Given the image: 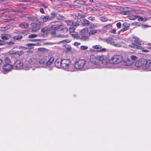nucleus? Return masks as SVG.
<instances>
[{"label": "nucleus", "instance_id": "nucleus-1", "mask_svg": "<svg viewBox=\"0 0 151 151\" xmlns=\"http://www.w3.org/2000/svg\"><path fill=\"white\" fill-rule=\"evenodd\" d=\"M108 60L103 55L90 56V61L87 62L86 68H105V65L108 63Z\"/></svg>", "mask_w": 151, "mask_h": 151}, {"label": "nucleus", "instance_id": "nucleus-2", "mask_svg": "<svg viewBox=\"0 0 151 151\" xmlns=\"http://www.w3.org/2000/svg\"><path fill=\"white\" fill-rule=\"evenodd\" d=\"M105 59L107 60L108 63L105 65V68H109L110 64H117L121 63L123 60L122 56L119 55H114L109 60L105 57Z\"/></svg>", "mask_w": 151, "mask_h": 151}, {"label": "nucleus", "instance_id": "nucleus-3", "mask_svg": "<svg viewBox=\"0 0 151 151\" xmlns=\"http://www.w3.org/2000/svg\"><path fill=\"white\" fill-rule=\"evenodd\" d=\"M87 62H86L84 59H77L74 62V64H73V71H75V69H77L83 68L85 70L89 69V68H86Z\"/></svg>", "mask_w": 151, "mask_h": 151}, {"label": "nucleus", "instance_id": "nucleus-4", "mask_svg": "<svg viewBox=\"0 0 151 151\" xmlns=\"http://www.w3.org/2000/svg\"><path fill=\"white\" fill-rule=\"evenodd\" d=\"M73 64H71V61L69 59H64L62 60L61 67L65 70L70 71H73Z\"/></svg>", "mask_w": 151, "mask_h": 151}, {"label": "nucleus", "instance_id": "nucleus-5", "mask_svg": "<svg viewBox=\"0 0 151 151\" xmlns=\"http://www.w3.org/2000/svg\"><path fill=\"white\" fill-rule=\"evenodd\" d=\"M49 26L51 27L50 28L51 30L55 31L61 30L63 27L62 22L60 21L52 22L50 24Z\"/></svg>", "mask_w": 151, "mask_h": 151}, {"label": "nucleus", "instance_id": "nucleus-6", "mask_svg": "<svg viewBox=\"0 0 151 151\" xmlns=\"http://www.w3.org/2000/svg\"><path fill=\"white\" fill-rule=\"evenodd\" d=\"M104 41L107 43L116 47H120L122 45L120 43H118L116 42H115L114 40L110 37L104 39Z\"/></svg>", "mask_w": 151, "mask_h": 151}, {"label": "nucleus", "instance_id": "nucleus-7", "mask_svg": "<svg viewBox=\"0 0 151 151\" xmlns=\"http://www.w3.org/2000/svg\"><path fill=\"white\" fill-rule=\"evenodd\" d=\"M141 42L138 40H135L132 42V43L128 45V47L129 48H132L134 49H141Z\"/></svg>", "mask_w": 151, "mask_h": 151}, {"label": "nucleus", "instance_id": "nucleus-8", "mask_svg": "<svg viewBox=\"0 0 151 151\" xmlns=\"http://www.w3.org/2000/svg\"><path fill=\"white\" fill-rule=\"evenodd\" d=\"M13 66L11 64H5L3 66V72L4 74H6L10 71L13 68Z\"/></svg>", "mask_w": 151, "mask_h": 151}, {"label": "nucleus", "instance_id": "nucleus-9", "mask_svg": "<svg viewBox=\"0 0 151 151\" xmlns=\"http://www.w3.org/2000/svg\"><path fill=\"white\" fill-rule=\"evenodd\" d=\"M106 50L105 48H102V47L100 45H97L93 46L92 47L90 48V50L91 52H95L96 51H99L101 52L105 51Z\"/></svg>", "mask_w": 151, "mask_h": 151}, {"label": "nucleus", "instance_id": "nucleus-10", "mask_svg": "<svg viewBox=\"0 0 151 151\" xmlns=\"http://www.w3.org/2000/svg\"><path fill=\"white\" fill-rule=\"evenodd\" d=\"M23 63L22 60H17L14 64V67L16 69L22 68Z\"/></svg>", "mask_w": 151, "mask_h": 151}, {"label": "nucleus", "instance_id": "nucleus-11", "mask_svg": "<svg viewBox=\"0 0 151 151\" xmlns=\"http://www.w3.org/2000/svg\"><path fill=\"white\" fill-rule=\"evenodd\" d=\"M146 62V60L141 59L137 61L135 63L134 65L137 68H140L144 66Z\"/></svg>", "mask_w": 151, "mask_h": 151}, {"label": "nucleus", "instance_id": "nucleus-12", "mask_svg": "<svg viewBox=\"0 0 151 151\" xmlns=\"http://www.w3.org/2000/svg\"><path fill=\"white\" fill-rule=\"evenodd\" d=\"M29 62L32 67H34L37 68L38 67L37 65L38 61L37 59L34 58H30L29 60Z\"/></svg>", "mask_w": 151, "mask_h": 151}, {"label": "nucleus", "instance_id": "nucleus-13", "mask_svg": "<svg viewBox=\"0 0 151 151\" xmlns=\"http://www.w3.org/2000/svg\"><path fill=\"white\" fill-rule=\"evenodd\" d=\"M40 18L42 22H45L52 20V17L47 15H41Z\"/></svg>", "mask_w": 151, "mask_h": 151}, {"label": "nucleus", "instance_id": "nucleus-14", "mask_svg": "<svg viewBox=\"0 0 151 151\" xmlns=\"http://www.w3.org/2000/svg\"><path fill=\"white\" fill-rule=\"evenodd\" d=\"M52 36L56 37H60L63 38H67L68 37L67 35H64L60 34H56L55 32H53L51 33Z\"/></svg>", "mask_w": 151, "mask_h": 151}, {"label": "nucleus", "instance_id": "nucleus-15", "mask_svg": "<svg viewBox=\"0 0 151 151\" xmlns=\"http://www.w3.org/2000/svg\"><path fill=\"white\" fill-rule=\"evenodd\" d=\"M145 65V69L148 71H151V60L146 61Z\"/></svg>", "mask_w": 151, "mask_h": 151}, {"label": "nucleus", "instance_id": "nucleus-16", "mask_svg": "<svg viewBox=\"0 0 151 151\" xmlns=\"http://www.w3.org/2000/svg\"><path fill=\"white\" fill-rule=\"evenodd\" d=\"M47 60H46V57L41 59L39 61V63L41 66L43 67L46 65V62Z\"/></svg>", "mask_w": 151, "mask_h": 151}, {"label": "nucleus", "instance_id": "nucleus-17", "mask_svg": "<svg viewBox=\"0 0 151 151\" xmlns=\"http://www.w3.org/2000/svg\"><path fill=\"white\" fill-rule=\"evenodd\" d=\"M130 24L127 22H124L122 24V28L121 29L122 31H125L129 29Z\"/></svg>", "mask_w": 151, "mask_h": 151}, {"label": "nucleus", "instance_id": "nucleus-18", "mask_svg": "<svg viewBox=\"0 0 151 151\" xmlns=\"http://www.w3.org/2000/svg\"><path fill=\"white\" fill-rule=\"evenodd\" d=\"M11 35L5 34H2L1 38L3 40V41H4V40H7L11 38Z\"/></svg>", "mask_w": 151, "mask_h": 151}, {"label": "nucleus", "instance_id": "nucleus-19", "mask_svg": "<svg viewBox=\"0 0 151 151\" xmlns=\"http://www.w3.org/2000/svg\"><path fill=\"white\" fill-rule=\"evenodd\" d=\"M46 60H47L46 62V66H49L53 63L54 60V58L53 57L50 58L49 57L46 56Z\"/></svg>", "mask_w": 151, "mask_h": 151}, {"label": "nucleus", "instance_id": "nucleus-20", "mask_svg": "<svg viewBox=\"0 0 151 151\" xmlns=\"http://www.w3.org/2000/svg\"><path fill=\"white\" fill-rule=\"evenodd\" d=\"M61 62L62 60L60 58L57 59L55 62V65L56 67L58 68H60L61 67Z\"/></svg>", "mask_w": 151, "mask_h": 151}, {"label": "nucleus", "instance_id": "nucleus-21", "mask_svg": "<svg viewBox=\"0 0 151 151\" xmlns=\"http://www.w3.org/2000/svg\"><path fill=\"white\" fill-rule=\"evenodd\" d=\"M80 40L81 41H86L90 40L89 37L84 35L81 34Z\"/></svg>", "mask_w": 151, "mask_h": 151}, {"label": "nucleus", "instance_id": "nucleus-22", "mask_svg": "<svg viewBox=\"0 0 151 151\" xmlns=\"http://www.w3.org/2000/svg\"><path fill=\"white\" fill-rule=\"evenodd\" d=\"M133 63V61H132L129 59H126L124 61V64L125 65L129 66Z\"/></svg>", "mask_w": 151, "mask_h": 151}, {"label": "nucleus", "instance_id": "nucleus-23", "mask_svg": "<svg viewBox=\"0 0 151 151\" xmlns=\"http://www.w3.org/2000/svg\"><path fill=\"white\" fill-rule=\"evenodd\" d=\"M29 24L26 22H23L19 24V26L23 29H27L29 26Z\"/></svg>", "mask_w": 151, "mask_h": 151}, {"label": "nucleus", "instance_id": "nucleus-24", "mask_svg": "<svg viewBox=\"0 0 151 151\" xmlns=\"http://www.w3.org/2000/svg\"><path fill=\"white\" fill-rule=\"evenodd\" d=\"M72 37L74 39L80 40L81 34L78 35L77 33L73 32L72 34Z\"/></svg>", "mask_w": 151, "mask_h": 151}, {"label": "nucleus", "instance_id": "nucleus-25", "mask_svg": "<svg viewBox=\"0 0 151 151\" xmlns=\"http://www.w3.org/2000/svg\"><path fill=\"white\" fill-rule=\"evenodd\" d=\"M62 48L66 50L70 51L71 50V48L69 45L66 44L63 45L62 46Z\"/></svg>", "mask_w": 151, "mask_h": 151}, {"label": "nucleus", "instance_id": "nucleus-26", "mask_svg": "<svg viewBox=\"0 0 151 151\" xmlns=\"http://www.w3.org/2000/svg\"><path fill=\"white\" fill-rule=\"evenodd\" d=\"M97 32H101V31L99 29H98V30L93 29V30H90L88 32V34H89V36H90L91 35H93V34L96 33Z\"/></svg>", "mask_w": 151, "mask_h": 151}, {"label": "nucleus", "instance_id": "nucleus-27", "mask_svg": "<svg viewBox=\"0 0 151 151\" xmlns=\"http://www.w3.org/2000/svg\"><path fill=\"white\" fill-rule=\"evenodd\" d=\"M82 23L85 26H87L89 25L90 22L88 20L85 19H83Z\"/></svg>", "mask_w": 151, "mask_h": 151}, {"label": "nucleus", "instance_id": "nucleus-28", "mask_svg": "<svg viewBox=\"0 0 151 151\" xmlns=\"http://www.w3.org/2000/svg\"><path fill=\"white\" fill-rule=\"evenodd\" d=\"M27 19L31 21H37L38 20V18L36 17L32 16H28L27 17Z\"/></svg>", "mask_w": 151, "mask_h": 151}, {"label": "nucleus", "instance_id": "nucleus-29", "mask_svg": "<svg viewBox=\"0 0 151 151\" xmlns=\"http://www.w3.org/2000/svg\"><path fill=\"white\" fill-rule=\"evenodd\" d=\"M22 38V36L20 35H16L13 38L15 40H21Z\"/></svg>", "mask_w": 151, "mask_h": 151}, {"label": "nucleus", "instance_id": "nucleus-30", "mask_svg": "<svg viewBox=\"0 0 151 151\" xmlns=\"http://www.w3.org/2000/svg\"><path fill=\"white\" fill-rule=\"evenodd\" d=\"M41 32L43 33V35H46L47 32V29L46 27H45L42 28L41 30Z\"/></svg>", "mask_w": 151, "mask_h": 151}, {"label": "nucleus", "instance_id": "nucleus-31", "mask_svg": "<svg viewBox=\"0 0 151 151\" xmlns=\"http://www.w3.org/2000/svg\"><path fill=\"white\" fill-rule=\"evenodd\" d=\"M56 18L58 19L62 20H64L65 19V18L63 17L62 15L58 14H57Z\"/></svg>", "mask_w": 151, "mask_h": 151}, {"label": "nucleus", "instance_id": "nucleus-32", "mask_svg": "<svg viewBox=\"0 0 151 151\" xmlns=\"http://www.w3.org/2000/svg\"><path fill=\"white\" fill-rule=\"evenodd\" d=\"M36 27H33L32 29V31L33 32H35L36 31H37L38 30L40 29V26L36 25Z\"/></svg>", "mask_w": 151, "mask_h": 151}, {"label": "nucleus", "instance_id": "nucleus-33", "mask_svg": "<svg viewBox=\"0 0 151 151\" xmlns=\"http://www.w3.org/2000/svg\"><path fill=\"white\" fill-rule=\"evenodd\" d=\"M24 68L26 70H29L31 67V66L29 64V63H26L24 65Z\"/></svg>", "mask_w": 151, "mask_h": 151}, {"label": "nucleus", "instance_id": "nucleus-34", "mask_svg": "<svg viewBox=\"0 0 151 151\" xmlns=\"http://www.w3.org/2000/svg\"><path fill=\"white\" fill-rule=\"evenodd\" d=\"M78 12H77L76 13H74L72 14L71 16L74 19H78Z\"/></svg>", "mask_w": 151, "mask_h": 151}, {"label": "nucleus", "instance_id": "nucleus-35", "mask_svg": "<svg viewBox=\"0 0 151 151\" xmlns=\"http://www.w3.org/2000/svg\"><path fill=\"white\" fill-rule=\"evenodd\" d=\"M65 22L68 25L71 26L73 24V22L71 20H68L65 21Z\"/></svg>", "mask_w": 151, "mask_h": 151}, {"label": "nucleus", "instance_id": "nucleus-36", "mask_svg": "<svg viewBox=\"0 0 151 151\" xmlns=\"http://www.w3.org/2000/svg\"><path fill=\"white\" fill-rule=\"evenodd\" d=\"M76 29V28L73 27H70L69 28V31L70 33H73L74 32V31Z\"/></svg>", "mask_w": 151, "mask_h": 151}, {"label": "nucleus", "instance_id": "nucleus-37", "mask_svg": "<svg viewBox=\"0 0 151 151\" xmlns=\"http://www.w3.org/2000/svg\"><path fill=\"white\" fill-rule=\"evenodd\" d=\"M98 25L97 24H94L91 26L89 27V29H93L98 27Z\"/></svg>", "mask_w": 151, "mask_h": 151}, {"label": "nucleus", "instance_id": "nucleus-38", "mask_svg": "<svg viewBox=\"0 0 151 151\" xmlns=\"http://www.w3.org/2000/svg\"><path fill=\"white\" fill-rule=\"evenodd\" d=\"M138 20L139 21H143V22H145L147 21V19L146 18H145L144 19L142 17H139L138 16Z\"/></svg>", "mask_w": 151, "mask_h": 151}, {"label": "nucleus", "instance_id": "nucleus-39", "mask_svg": "<svg viewBox=\"0 0 151 151\" xmlns=\"http://www.w3.org/2000/svg\"><path fill=\"white\" fill-rule=\"evenodd\" d=\"M5 64H10L11 60L9 58L6 57L5 59Z\"/></svg>", "mask_w": 151, "mask_h": 151}, {"label": "nucleus", "instance_id": "nucleus-40", "mask_svg": "<svg viewBox=\"0 0 151 151\" xmlns=\"http://www.w3.org/2000/svg\"><path fill=\"white\" fill-rule=\"evenodd\" d=\"M78 19L84 18L85 17V15L83 14H81L79 12H78Z\"/></svg>", "mask_w": 151, "mask_h": 151}, {"label": "nucleus", "instance_id": "nucleus-41", "mask_svg": "<svg viewBox=\"0 0 151 151\" xmlns=\"http://www.w3.org/2000/svg\"><path fill=\"white\" fill-rule=\"evenodd\" d=\"M100 20L102 22H106L108 21V19L107 17H101L100 18Z\"/></svg>", "mask_w": 151, "mask_h": 151}, {"label": "nucleus", "instance_id": "nucleus-42", "mask_svg": "<svg viewBox=\"0 0 151 151\" xmlns=\"http://www.w3.org/2000/svg\"><path fill=\"white\" fill-rule=\"evenodd\" d=\"M138 16L132 15L129 17V19L131 20H134L137 19Z\"/></svg>", "mask_w": 151, "mask_h": 151}, {"label": "nucleus", "instance_id": "nucleus-43", "mask_svg": "<svg viewBox=\"0 0 151 151\" xmlns=\"http://www.w3.org/2000/svg\"><path fill=\"white\" fill-rule=\"evenodd\" d=\"M131 60L132 61H134L137 60V58L135 56L133 55L131 56Z\"/></svg>", "mask_w": 151, "mask_h": 151}, {"label": "nucleus", "instance_id": "nucleus-44", "mask_svg": "<svg viewBox=\"0 0 151 151\" xmlns=\"http://www.w3.org/2000/svg\"><path fill=\"white\" fill-rule=\"evenodd\" d=\"M88 31V28H85L82 29L81 31V32L82 33H85L87 32Z\"/></svg>", "mask_w": 151, "mask_h": 151}, {"label": "nucleus", "instance_id": "nucleus-45", "mask_svg": "<svg viewBox=\"0 0 151 151\" xmlns=\"http://www.w3.org/2000/svg\"><path fill=\"white\" fill-rule=\"evenodd\" d=\"M57 14L54 12H52L51 13V15L50 17H52V19L55 17H56Z\"/></svg>", "mask_w": 151, "mask_h": 151}, {"label": "nucleus", "instance_id": "nucleus-46", "mask_svg": "<svg viewBox=\"0 0 151 151\" xmlns=\"http://www.w3.org/2000/svg\"><path fill=\"white\" fill-rule=\"evenodd\" d=\"M112 27V25L111 24H109L104 26L103 27L105 29H108L111 28Z\"/></svg>", "mask_w": 151, "mask_h": 151}, {"label": "nucleus", "instance_id": "nucleus-47", "mask_svg": "<svg viewBox=\"0 0 151 151\" xmlns=\"http://www.w3.org/2000/svg\"><path fill=\"white\" fill-rule=\"evenodd\" d=\"M79 24L75 22H73V24H72V27H74L76 28V27L79 26Z\"/></svg>", "mask_w": 151, "mask_h": 151}, {"label": "nucleus", "instance_id": "nucleus-48", "mask_svg": "<svg viewBox=\"0 0 151 151\" xmlns=\"http://www.w3.org/2000/svg\"><path fill=\"white\" fill-rule=\"evenodd\" d=\"M71 40L70 39H67L63 40L60 42V43H64L67 42L69 43L71 41Z\"/></svg>", "mask_w": 151, "mask_h": 151}, {"label": "nucleus", "instance_id": "nucleus-49", "mask_svg": "<svg viewBox=\"0 0 151 151\" xmlns=\"http://www.w3.org/2000/svg\"><path fill=\"white\" fill-rule=\"evenodd\" d=\"M105 7H107L108 8H109V9H111L113 8L114 6H113L111 5H109L108 4H106L104 5Z\"/></svg>", "mask_w": 151, "mask_h": 151}, {"label": "nucleus", "instance_id": "nucleus-50", "mask_svg": "<svg viewBox=\"0 0 151 151\" xmlns=\"http://www.w3.org/2000/svg\"><path fill=\"white\" fill-rule=\"evenodd\" d=\"M37 35L36 34H32L29 35V38H34L36 37Z\"/></svg>", "mask_w": 151, "mask_h": 151}, {"label": "nucleus", "instance_id": "nucleus-51", "mask_svg": "<svg viewBox=\"0 0 151 151\" xmlns=\"http://www.w3.org/2000/svg\"><path fill=\"white\" fill-rule=\"evenodd\" d=\"M88 19L90 20L93 21L95 20V18L93 16H90L88 18Z\"/></svg>", "mask_w": 151, "mask_h": 151}, {"label": "nucleus", "instance_id": "nucleus-52", "mask_svg": "<svg viewBox=\"0 0 151 151\" xmlns=\"http://www.w3.org/2000/svg\"><path fill=\"white\" fill-rule=\"evenodd\" d=\"M88 48V47L86 46H81V49L82 50H86Z\"/></svg>", "mask_w": 151, "mask_h": 151}, {"label": "nucleus", "instance_id": "nucleus-53", "mask_svg": "<svg viewBox=\"0 0 151 151\" xmlns=\"http://www.w3.org/2000/svg\"><path fill=\"white\" fill-rule=\"evenodd\" d=\"M130 11H124L122 12V14H124V15H127L128 14L130 13Z\"/></svg>", "mask_w": 151, "mask_h": 151}, {"label": "nucleus", "instance_id": "nucleus-54", "mask_svg": "<svg viewBox=\"0 0 151 151\" xmlns=\"http://www.w3.org/2000/svg\"><path fill=\"white\" fill-rule=\"evenodd\" d=\"M27 45L28 46V48L30 49L32 48V46L34 45V44H28Z\"/></svg>", "mask_w": 151, "mask_h": 151}, {"label": "nucleus", "instance_id": "nucleus-55", "mask_svg": "<svg viewBox=\"0 0 151 151\" xmlns=\"http://www.w3.org/2000/svg\"><path fill=\"white\" fill-rule=\"evenodd\" d=\"M46 49L44 48H40L38 49V50L39 51H45Z\"/></svg>", "mask_w": 151, "mask_h": 151}, {"label": "nucleus", "instance_id": "nucleus-56", "mask_svg": "<svg viewBox=\"0 0 151 151\" xmlns=\"http://www.w3.org/2000/svg\"><path fill=\"white\" fill-rule=\"evenodd\" d=\"M61 30H63V31L64 32H66L68 31V29L66 27H63V29H62Z\"/></svg>", "mask_w": 151, "mask_h": 151}, {"label": "nucleus", "instance_id": "nucleus-57", "mask_svg": "<svg viewBox=\"0 0 151 151\" xmlns=\"http://www.w3.org/2000/svg\"><path fill=\"white\" fill-rule=\"evenodd\" d=\"M116 26L118 28H120L121 26V24L120 22L117 23L116 24Z\"/></svg>", "mask_w": 151, "mask_h": 151}, {"label": "nucleus", "instance_id": "nucleus-58", "mask_svg": "<svg viewBox=\"0 0 151 151\" xmlns=\"http://www.w3.org/2000/svg\"><path fill=\"white\" fill-rule=\"evenodd\" d=\"M111 32L114 34H116V29H113L111 31Z\"/></svg>", "mask_w": 151, "mask_h": 151}, {"label": "nucleus", "instance_id": "nucleus-59", "mask_svg": "<svg viewBox=\"0 0 151 151\" xmlns=\"http://www.w3.org/2000/svg\"><path fill=\"white\" fill-rule=\"evenodd\" d=\"M74 45L75 46H78L81 45V43L78 42H74Z\"/></svg>", "mask_w": 151, "mask_h": 151}, {"label": "nucleus", "instance_id": "nucleus-60", "mask_svg": "<svg viewBox=\"0 0 151 151\" xmlns=\"http://www.w3.org/2000/svg\"><path fill=\"white\" fill-rule=\"evenodd\" d=\"M40 12L42 14L44 13V9L42 8H40Z\"/></svg>", "mask_w": 151, "mask_h": 151}, {"label": "nucleus", "instance_id": "nucleus-61", "mask_svg": "<svg viewBox=\"0 0 151 151\" xmlns=\"http://www.w3.org/2000/svg\"><path fill=\"white\" fill-rule=\"evenodd\" d=\"M98 10V9L95 8H93V9H91V11H92L93 12H96Z\"/></svg>", "mask_w": 151, "mask_h": 151}, {"label": "nucleus", "instance_id": "nucleus-62", "mask_svg": "<svg viewBox=\"0 0 151 151\" xmlns=\"http://www.w3.org/2000/svg\"><path fill=\"white\" fill-rule=\"evenodd\" d=\"M69 6L71 8H76V5H69Z\"/></svg>", "mask_w": 151, "mask_h": 151}, {"label": "nucleus", "instance_id": "nucleus-63", "mask_svg": "<svg viewBox=\"0 0 151 151\" xmlns=\"http://www.w3.org/2000/svg\"><path fill=\"white\" fill-rule=\"evenodd\" d=\"M142 50V51L145 52H149V50H144V49H143Z\"/></svg>", "mask_w": 151, "mask_h": 151}, {"label": "nucleus", "instance_id": "nucleus-64", "mask_svg": "<svg viewBox=\"0 0 151 151\" xmlns=\"http://www.w3.org/2000/svg\"><path fill=\"white\" fill-rule=\"evenodd\" d=\"M40 41V40H36V39H31L29 41H32V42H35L37 41Z\"/></svg>", "mask_w": 151, "mask_h": 151}]
</instances>
